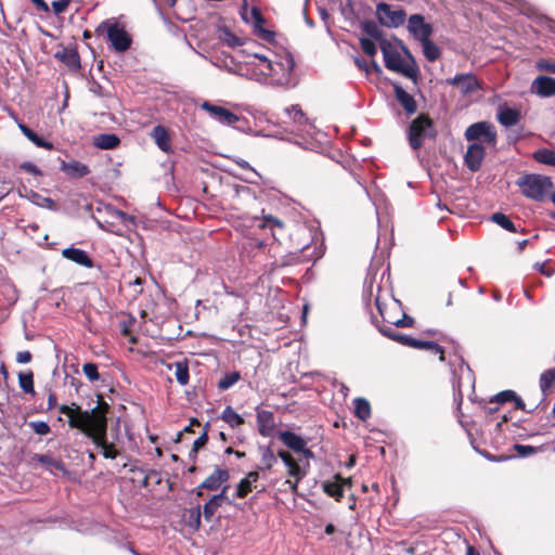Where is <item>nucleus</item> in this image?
Wrapping results in <instances>:
<instances>
[{"label": "nucleus", "mask_w": 555, "mask_h": 555, "mask_svg": "<svg viewBox=\"0 0 555 555\" xmlns=\"http://www.w3.org/2000/svg\"><path fill=\"white\" fill-rule=\"evenodd\" d=\"M109 404L98 395V404L91 411H83L81 406L75 402L70 405L62 404L59 406L61 414L68 417L70 428H76L81 433L88 430L107 429V414Z\"/></svg>", "instance_id": "1"}, {"label": "nucleus", "mask_w": 555, "mask_h": 555, "mask_svg": "<svg viewBox=\"0 0 555 555\" xmlns=\"http://www.w3.org/2000/svg\"><path fill=\"white\" fill-rule=\"evenodd\" d=\"M380 51L387 69L401 74L411 79L414 85H417L420 68L415 59L405 47H403V51L409 57V61H404L396 47L388 40H384L380 43Z\"/></svg>", "instance_id": "2"}, {"label": "nucleus", "mask_w": 555, "mask_h": 555, "mask_svg": "<svg viewBox=\"0 0 555 555\" xmlns=\"http://www.w3.org/2000/svg\"><path fill=\"white\" fill-rule=\"evenodd\" d=\"M437 134L435 122L427 113L420 114L406 128V139L413 151L421 150L426 139L435 140Z\"/></svg>", "instance_id": "3"}, {"label": "nucleus", "mask_w": 555, "mask_h": 555, "mask_svg": "<svg viewBox=\"0 0 555 555\" xmlns=\"http://www.w3.org/2000/svg\"><path fill=\"white\" fill-rule=\"evenodd\" d=\"M517 185L520 188L522 195L527 198L542 202L554 184L551 178L546 176L529 173L521 177L517 181Z\"/></svg>", "instance_id": "4"}, {"label": "nucleus", "mask_w": 555, "mask_h": 555, "mask_svg": "<svg viewBox=\"0 0 555 555\" xmlns=\"http://www.w3.org/2000/svg\"><path fill=\"white\" fill-rule=\"evenodd\" d=\"M96 35L106 34L108 41L117 52L127 51L132 43L130 35L118 23L113 21L102 22L95 29Z\"/></svg>", "instance_id": "5"}, {"label": "nucleus", "mask_w": 555, "mask_h": 555, "mask_svg": "<svg viewBox=\"0 0 555 555\" xmlns=\"http://www.w3.org/2000/svg\"><path fill=\"white\" fill-rule=\"evenodd\" d=\"M539 387L541 390V399L537 402L529 404L528 413H532L540 409L546 410L548 406L547 397L555 390V369H547L543 371L539 377Z\"/></svg>", "instance_id": "6"}, {"label": "nucleus", "mask_w": 555, "mask_h": 555, "mask_svg": "<svg viewBox=\"0 0 555 555\" xmlns=\"http://www.w3.org/2000/svg\"><path fill=\"white\" fill-rule=\"evenodd\" d=\"M467 141H482L483 143L494 145L496 143L495 127L489 121H478L468 126L465 130Z\"/></svg>", "instance_id": "7"}, {"label": "nucleus", "mask_w": 555, "mask_h": 555, "mask_svg": "<svg viewBox=\"0 0 555 555\" xmlns=\"http://www.w3.org/2000/svg\"><path fill=\"white\" fill-rule=\"evenodd\" d=\"M376 16L378 22L388 28H398L406 20V13L403 9L392 11L391 7L384 2L376 5Z\"/></svg>", "instance_id": "8"}, {"label": "nucleus", "mask_w": 555, "mask_h": 555, "mask_svg": "<svg viewBox=\"0 0 555 555\" xmlns=\"http://www.w3.org/2000/svg\"><path fill=\"white\" fill-rule=\"evenodd\" d=\"M82 434L89 438L96 448L101 449V453L105 459L114 460L120 454L115 443L108 442L107 429L88 430Z\"/></svg>", "instance_id": "9"}, {"label": "nucleus", "mask_w": 555, "mask_h": 555, "mask_svg": "<svg viewBox=\"0 0 555 555\" xmlns=\"http://www.w3.org/2000/svg\"><path fill=\"white\" fill-rule=\"evenodd\" d=\"M54 59L73 73H78L81 69L80 55L75 43L69 46H64L63 43L57 44Z\"/></svg>", "instance_id": "10"}, {"label": "nucleus", "mask_w": 555, "mask_h": 555, "mask_svg": "<svg viewBox=\"0 0 555 555\" xmlns=\"http://www.w3.org/2000/svg\"><path fill=\"white\" fill-rule=\"evenodd\" d=\"M408 31L412 37L422 42L429 39L434 34V27L430 23H426L421 14H412L408 20Z\"/></svg>", "instance_id": "11"}, {"label": "nucleus", "mask_w": 555, "mask_h": 555, "mask_svg": "<svg viewBox=\"0 0 555 555\" xmlns=\"http://www.w3.org/2000/svg\"><path fill=\"white\" fill-rule=\"evenodd\" d=\"M230 479L228 469L216 467L215 470L196 488V495H203V489L215 491Z\"/></svg>", "instance_id": "12"}, {"label": "nucleus", "mask_w": 555, "mask_h": 555, "mask_svg": "<svg viewBox=\"0 0 555 555\" xmlns=\"http://www.w3.org/2000/svg\"><path fill=\"white\" fill-rule=\"evenodd\" d=\"M447 83L457 87L464 95L480 89L479 80L472 73L455 75L453 78L447 79Z\"/></svg>", "instance_id": "13"}, {"label": "nucleus", "mask_w": 555, "mask_h": 555, "mask_svg": "<svg viewBox=\"0 0 555 555\" xmlns=\"http://www.w3.org/2000/svg\"><path fill=\"white\" fill-rule=\"evenodd\" d=\"M485 156L486 150L482 144L473 143L468 145L464 156L466 167L473 172L478 171L481 168Z\"/></svg>", "instance_id": "14"}, {"label": "nucleus", "mask_w": 555, "mask_h": 555, "mask_svg": "<svg viewBox=\"0 0 555 555\" xmlns=\"http://www.w3.org/2000/svg\"><path fill=\"white\" fill-rule=\"evenodd\" d=\"M201 108L208 112L214 118L219 120L220 122L224 125H234L238 121V116L229 111L225 107L214 105L208 101H204L201 104Z\"/></svg>", "instance_id": "15"}, {"label": "nucleus", "mask_w": 555, "mask_h": 555, "mask_svg": "<svg viewBox=\"0 0 555 555\" xmlns=\"http://www.w3.org/2000/svg\"><path fill=\"white\" fill-rule=\"evenodd\" d=\"M376 308L383 319V323L380 325H392L397 327H412L415 323L414 319L406 313H402L401 318H390L387 312L384 310L379 297L375 298Z\"/></svg>", "instance_id": "16"}, {"label": "nucleus", "mask_w": 555, "mask_h": 555, "mask_svg": "<svg viewBox=\"0 0 555 555\" xmlns=\"http://www.w3.org/2000/svg\"><path fill=\"white\" fill-rule=\"evenodd\" d=\"M256 422L258 431L262 437L273 435L276 427L273 412L269 410H257Z\"/></svg>", "instance_id": "17"}, {"label": "nucleus", "mask_w": 555, "mask_h": 555, "mask_svg": "<svg viewBox=\"0 0 555 555\" xmlns=\"http://www.w3.org/2000/svg\"><path fill=\"white\" fill-rule=\"evenodd\" d=\"M250 14L254 20L255 33L258 35V37L264 41L273 42L275 33L263 27L266 24V18L263 17L261 11L256 7H253Z\"/></svg>", "instance_id": "18"}, {"label": "nucleus", "mask_w": 555, "mask_h": 555, "mask_svg": "<svg viewBox=\"0 0 555 555\" xmlns=\"http://www.w3.org/2000/svg\"><path fill=\"white\" fill-rule=\"evenodd\" d=\"M395 98L408 116L417 112V103L413 95L406 92L400 85L393 83Z\"/></svg>", "instance_id": "19"}, {"label": "nucleus", "mask_w": 555, "mask_h": 555, "mask_svg": "<svg viewBox=\"0 0 555 555\" xmlns=\"http://www.w3.org/2000/svg\"><path fill=\"white\" fill-rule=\"evenodd\" d=\"M532 91L543 98L555 95V78L550 76L537 77L532 82Z\"/></svg>", "instance_id": "20"}, {"label": "nucleus", "mask_w": 555, "mask_h": 555, "mask_svg": "<svg viewBox=\"0 0 555 555\" xmlns=\"http://www.w3.org/2000/svg\"><path fill=\"white\" fill-rule=\"evenodd\" d=\"M62 256L85 268L90 269L94 267L93 260L83 249L68 247L62 250Z\"/></svg>", "instance_id": "21"}, {"label": "nucleus", "mask_w": 555, "mask_h": 555, "mask_svg": "<svg viewBox=\"0 0 555 555\" xmlns=\"http://www.w3.org/2000/svg\"><path fill=\"white\" fill-rule=\"evenodd\" d=\"M506 402H514L516 410H522L528 413L529 406L516 395L514 390H503L490 400V404H503Z\"/></svg>", "instance_id": "22"}, {"label": "nucleus", "mask_w": 555, "mask_h": 555, "mask_svg": "<svg viewBox=\"0 0 555 555\" xmlns=\"http://www.w3.org/2000/svg\"><path fill=\"white\" fill-rule=\"evenodd\" d=\"M255 220H259L258 228L262 230H270L274 240H278V233L283 232L285 229V223L272 215L255 217Z\"/></svg>", "instance_id": "23"}, {"label": "nucleus", "mask_w": 555, "mask_h": 555, "mask_svg": "<svg viewBox=\"0 0 555 555\" xmlns=\"http://www.w3.org/2000/svg\"><path fill=\"white\" fill-rule=\"evenodd\" d=\"M61 170L72 179H80L90 173V168L86 164L78 160L69 163L62 162Z\"/></svg>", "instance_id": "24"}, {"label": "nucleus", "mask_w": 555, "mask_h": 555, "mask_svg": "<svg viewBox=\"0 0 555 555\" xmlns=\"http://www.w3.org/2000/svg\"><path fill=\"white\" fill-rule=\"evenodd\" d=\"M498 121L504 127H513L521 119V113L517 108L501 106L496 115Z\"/></svg>", "instance_id": "25"}, {"label": "nucleus", "mask_w": 555, "mask_h": 555, "mask_svg": "<svg viewBox=\"0 0 555 555\" xmlns=\"http://www.w3.org/2000/svg\"><path fill=\"white\" fill-rule=\"evenodd\" d=\"M151 137L163 152H171V137L166 127L157 125L153 128Z\"/></svg>", "instance_id": "26"}, {"label": "nucleus", "mask_w": 555, "mask_h": 555, "mask_svg": "<svg viewBox=\"0 0 555 555\" xmlns=\"http://www.w3.org/2000/svg\"><path fill=\"white\" fill-rule=\"evenodd\" d=\"M279 438L287 448L295 452L304 450V446H307V441L304 438L289 430L281 431Z\"/></svg>", "instance_id": "27"}, {"label": "nucleus", "mask_w": 555, "mask_h": 555, "mask_svg": "<svg viewBox=\"0 0 555 555\" xmlns=\"http://www.w3.org/2000/svg\"><path fill=\"white\" fill-rule=\"evenodd\" d=\"M93 144L101 150H113L119 146L120 139L115 133H101L93 138Z\"/></svg>", "instance_id": "28"}, {"label": "nucleus", "mask_w": 555, "mask_h": 555, "mask_svg": "<svg viewBox=\"0 0 555 555\" xmlns=\"http://www.w3.org/2000/svg\"><path fill=\"white\" fill-rule=\"evenodd\" d=\"M18 128L22 131V133L36 146L46 149L48 151H51L54 149L53 143L46 141L44 139L40 138L35 131H33L28 126H26L23 122H18Z\"/></svg>", "instance_id": "29"}, {"label": "nucleus", "mask_w": 555, "mask_h": 555, "mask_svg": "<svg viewBox=\"0 0 555 555\" xmlns=\"http://www.w3.org/2000/svg\"><path fill=\"white\" fill-rule=\"evenodd\" d=\"M378 327V331L386 337L390 338L391 340L393 341H397L403 346H408L411 348L412 346V341H413V337H410L408 335H404V334H400L398 333L396 330H393L391 326L389 325H377Z\"/></svg>", "instance_id": "30"}, {"label": "nucleus", "mask_w": 555, "mask_h": 555, "mask_svg": "<svg viewBox=\"0 0 555 555\" xmlns=\"http://www.w3.org/2000/svg\"><path fill=\"white\" fill-rule=\"evenodd\" d=\"M183 518L184 522L189 528L193 529L194 531L198 530L202 524L201 506L197 505L196 507L185 511V513L183 514Z\"/></svg>", "instance_id": "31"}, {"label": "nucleus", "mask_w": 555, "mask_h": 555, "mask_svg": "<svg viewBox=\"0 0 555 555\" xmlns=\"http://www.w3.org/2000/svg\"><path fill=\"white\" fill-rule=\"evenodd\" d=\"M322 489L328 496L335 499L337 502H339L344 496L341 483H339L335 478L333 480L324 481L322 483Z\"/></svg>", "instance_id": "32"}, {"label": "nucleus", "mask_w": 555, "mask_h": 555, "mask_svg": "<svg viewBox=\"0 0 555 555\" xmlns=\"http://www.w3.org/2000/svg\"><path fill=\"white\" fill-rule=\"evenodd\" d=\"M362 30L370 37L372 40L378 41L380 44L384 40H387L384 37V31L378 27V25L374 21H364L362 23Z\"/></svg>", "instance_id": "33"}, {"label": "nucleus", "mask_w": 555, "mask_h": 555, "mask_svg": "<svg viewBox=\"0 0 555 555\" xmlns=\"http://www.w3.org/2000/svg\"><path fill=\"white\" fill-rule=\"evenodd\" d=\"M362 30L370 37L372 40L378 41L380 44L384 40H387L384 37V31L378 27V25L374 21H364L362 23Z\"/></svg>", "instance_id": "34"}, {"label": "nucleus", "mask_w": 555, "mask_h": 555, "mask_svg": "<svg viewBox=\"0 0 555 555\" xmlns=\"http://www.w3.org/2000/svg\"><path fill=\"white\" fill-rule=\"evenodd\" d=\"M168 367L170 370L172 367H175L176 379L181 386H185L189 384L190 373H189V365L185 361L184 362L179 361L173 364H169Z\"/></svg>", "instance_id": "35"}, {"label": "nucleus", "mask_w": 555, "mask_h": 555, "mask_svg": "<svg viewBox=\"0 0 555 555\" xmlns=\"http://www.w3.org/2000/svg\"><path fill=\"white\" fill-rule=\"evenodd\" d=\"M220 418L231 428H236L245 423L244 418L230 405L222 411Z\"/></svg>", "instance_id": "36"}, {"label": "nucleus", "mask_w": 555, "mask_h": 555, "mask_svg": "<svg viewBox=\"0 0 555 555\" xmlns=\"http://www.w3.org/2000/svg\"><path fill=\"white\" fill-rule=\"evenodd\" d=\"M423 47V53L427 61L436 62L441 56L440 48L429 38L421 42Z\"/></svg>", "instance_id": "37"}, {"label": "nucleus", "mask_w": 555, "mask_h": 555, "mask_svg": "<svg viewBox=\"0 0 555 555\" xmlns=\"http://www.w3.org/2000/svg\"><path fill=\"white\" fill-rule=\"evenodd\" d=\"M354 415L361 420L366 421L371 417V404L364 398H356L353 400Z\"/></svg>", "instance_id": "38"}, {"label": "nucleus", "mask_w": 555, "mask_h": 555, "mask_svg": "<svg viewBox=\"0 0 555 555\" xmlns=\"http://www.w3.org/2000/svg\"><path fill=\"white\" fill-rule=\"evenodd\" d=\"M285 113L294 121V124L297 125L298 127L305 126L308 121L306 114L302 112L301 107L297 104L286 107Z\"/></svg>", "instance_id": "39"}, {"label": "nucleus", "mask_w": 555, "mask_h": 555, "mask_svg": "<svg viewBox=\"0 0 555 555\" xmlns=\"http://www.w3.org/2000/svg\"><path fill=\"white\" fill-rule=\"evenodd\" d=\"M18 384L21 389L25 393H29L34 396L36 393L35 387H34V373L31 371H28L26 373H20L18 374Z\"/></svg>", "instance_id": "40"}, {"label": "nucleus", "mask_w": 555, "mask_h": 555, "mask_svg": "<svg viewBox=\"0 0 555 555\" xmlns=\"http://www.w3.org/2000/svg\"><path fill=\"white\" fill-rule=\"evenodd\" d=\"M491 220L508 232L515 233L518 231L516 225L514 224V222L506 215H504L502 212L493 214L491 216Z\"/></svg>", "instance_id": "41"}, {"label": "nucleus", "mask_w": 555, "mask_h": 555, "mask_svg": "<svg viewBox=\"0 0 555 555\" xmlns=\"http://www.w3.org/2000/svg\"><path fill=\"white\" fill-rule=\"evenodd\" d=\"M34 460L38 461L39 463L46 466H51L59 470L66 472L65 464L62 461L56 460L49 454H35Z\"/></svg>", "instance_id": "42"}, {"label": "nucleus", "mask_w": 555, "mask_h": 555, "mask_svg": "<svg viewBox=\"0 0 555 555\" xmlns=\"http://www.w3.org/2000/svg\"><path fill=\"white\" fill-rule=\"evenodd\" d=\"M533 158L545 165L555 167V152L548 149H540L533 153Z\"/></svg>", "instance_id": "43"}, {"label": "nucleus", "mask_w": 555, "mask_h": 555, "mask_svg": "<svg viewBox=\"0 0 555 555\" xmlns=\"http://www.w3.org/2000/svg\"><path fill=\"white\" fill-rule=\"evenodd\" d=\"M220 40L231 48L240 47L244 42L235 34H233L228 27H223L220 30Z\"/></svg>", "instance_id": "44"}, {"label": "nucleus", "mask_w": 555, "mask_h": 555, "mask_svg": "<svg viewBox=\"0 0 555 555\" xmlns=\"http://www.w3.org/2000/svg\"><path fill=\"white\" fill-rule=\"evenodd\" d=\"M241 373L237 371L227 373L223 377L219 379L218 389L223 391L231 388L241 379Z\"/></svg>", "instance_id": "45"}, {"label": "nucleus", "mask_w": 555, "mask_h": 555, "mask_svg": "<svg viewBox=\"0 0 555 555\" xmlns=\"http://www.w3.org/2000/svg\"><path fill=\"white\" fill-rule=\"evenodd\" d=\"M285 466L287 467V474L289 477H297V480H302L306 476L305 469L300 467L294 457L287 464H285Z\"/></svg>", "instance_id": "46"}, {"label": "nucleus", "mask_w": 555, "mask_h": 555, "mask_svg": "<svg viewBox=\"0 0 555 555\" xmlns=\"http://www.w3.org/2000/svg\"><path fill=\"white\" fill-rule=\"evenodd\" d=\"M217 499L218 496H211L203 506V515L207 521L211 520L216 511L220 507L219 503H217Z\"/></svg>", "instance_id": "47"}, {"label": "nucleus", "mask_w": 555, "mask_h": 555, "mask_svg": "<svg viewBox=\"0 0 555 555\" xmlns=\"http://www.w3.org/2000/svg\"><path fill=\"white\" fill-rule=\"evenodd\" d=\"M253 491V483L245 477L236 487V496L240 499L246 498Z\"/></svg>", "instance_id": "48"}, {"label": "nucleus", "mask_w": 555, "mask_h": 555, "mask_svg": "<svg viewBox=\"0 0 555 555\" xmlns=\"http://www.w3.org/2000/svg\"><path fill=\"white\" fill-rule=\"evenodd\" d=\"M208 428H209V423H207L204 426L203 434L193 442V448H192L191 453H193L194 455H196V453L198 452L199 449H202L203 447L206 446V443L208 441Z\"/></svg>", "instance_id": "49"}, {"label": "nucleus", "mask_w": 555, "mask_h": 555, "mask_svg": "<svg viewBox=\"0 0 555 555\" xmlns=\"http://www.w3.org/2000/svg\"><path fill=\"white\" fill-rule=\"evenodd\" d=\"M261 461L263 466L259 467V469H271L276 462L275 455L271 448H267L261 456Z\"/></svg>", "instance_id": "50"}, {"label": "nucleus", "mask_w": 555, "mask_h": 555, "mask_svg": "<svg viewBox=\"0 0 555 555\" xmlns=\"http://www.w3.org/2000/svg\"><path fill=\"white\" fill-rule=\"evenodd\" d=\"M82 372L91 382H95L100 378L98 365L94 363L89 362L83 364Z\"/></svg>", "instance_id": "51"}, {"label": "nucleus", "mask_w": 555, "mask_h": 555, "mask_svg": "<svg viewBox=\"0 0 555 555\" xmlns=\"http://www.w3.org/2000/svg\"><path fill=\"white\" fill-rule=\"evenodd\" d=\"M360 46L362 51L371 57H374L377 52L375 43L370 38H361Z\"/></svg>", "instance_id": "52"}, {"label": "nucleus", "mask_w": 555, "mask_h": 555, "mask_svg": "<svg viewBox=\"0 0 555 555\" xmlns=\"http://www.w3.org/2000/svg\"><path fill=\"white\" fill-rule=\"evenodd\" d=\"M28 426L40 436H46L51 431L49 424L43 421L30 422Z\"/></svg>", "instance_id": "53"}, {"label": "nucleus", "mask_w": 555, "mask_h": 555, "mask_svg": "<svg viewBox=\"0 0 555 555\" xmlns=\"http://www.w3.org/2000/svg\"><path fill=\"white\" fill-rule=\"evenodd\" d=\"M411 348L421 349V350H426V349L438 350L435 341L421 340V339H416V338H413Z\"/></svg>", "instance_id": "54"}, {"label": "nucleus", "mask_w": 555, "mask_h": 555, "mask_svg": "<svg viewBox=\"0 0 555 555\" xmlns=\"http://www.w3.org/2000/svg\"><path fill=\"white\" fill-rule=\"evenodd\" d=\"M72 0H56L51 3L53 12L59 15L64 13Z\"/></svg>", "instance_id": "55"}, {"label": "nucleus", "mask_w": 555, "mask_h": 555, "mask_svg": "<svg viewBox=\"0 0 555 555\" xmlns=\"http://www.w3.org/2000/svg\"><path fill=\"white\" fill-rule=\"evenodd\" d=\"M135 322L134 318L130 317L127 320H124L119 323L120 326V333L122 336L127 337L131 333V326Z\"/></svg>", "instance_id": "56"}, {"label": "nucleus", "mask_w": 555, "mask_h": 555, "mask_svg": "<svg viewBox=\"0 0 555 555\" xmlns=\"http://www.w3.org/2000/svg\"><path fill=\"white\" fill-rule=\"evenodd\" d=\"M537 68L539 70H544V72H548V73H553L555 74V63L553 62H550L547 60H540L537 62Z\"/></svg>", "instance_id": "57"}, {"label": "nucleus", "mask_w": 555, "mask_h": 555, "mask_svg": "<svg viewBox=\"0 0 555 555\" xmlns=\"http://www.w3.org/2000/svg\"><path fill=\"white\" fill-rule=\"evenodd\" d=\"M21 169L28 172V173H31V175H36V176H42V171L33 163L30 162H25L23 164H21Z\"/></svg>", "instance_id": "58"}, {"label": "nucleus", "mask_w": 555, "mask_h": 555, "mask_svg": "<svg viewBox=\"0 0 555 555\" xmlns=\"http://www.w3.org/2000/svg\"><path fill=\"white\" fill-rule=\"evenodd\" d=\"M514 449L520 456H528L535 452V449L531 446L515 444Z\"/></svg>", "instance_id": "59"}, {"label": "nucleus", "mask_w": 555, "mask_h": 555, "mask_svg": "<svg viewBox=\"0 0 555 555\" xmlns=\"http://www.w3.org/2000/svg\"><path fill=\"white\" fill-rule=\"evenodd\" d=\"M243 196H247V197L255 199L254 193L251 192V190L248 186L236 188L235 197L238 199Z\"/></svg>", "instance_id": "60"}, {"label": "nucleus", "mask_w": 555, "mask_h": 555, "mask_svg": "<svg viewBox=\"0 0 555 555\" xmlns=\"http://www.w3.org/2000/svg\"><path fill=\"white\" fill-rule=\"evenodd\" d=\"M33 359V354L28 351V350H25V351H20L16 353V361L18 363H28L30 362Z\"/></svg>", "instance_id": "61"}, {"label": "nucleus", "mask_w": 555, "mask_h": 555, "mask_svg": "<svg viewBox=\"0 0 555 555\" xmlns=\"http://www.w3.org/2000/svg\"><path fill=\"white\" fill-rule=\"evenodd\" d=\"M538 266V270L541 274L545 275V276H552L555 272V270L547 263V262H543L541 264H537Z\"/></svg>", "instance_id": "62"}, {"label": "nucleus", "mask_w": 555, "mask_h": 555, "mask_svg": "<svg viewBox=\"0 0 555 555\" xmlns=\"http://www.w3.org/2000/svg\"><path fill=\"white\" fill-rule=\"evenodd\" d=\"M31 2L35 4L36 9L40 12L48 13L49 12V5L44 0H31Z\"/></svg>", "instance_id": "63"}, {"label": "nucleus", "mask_w": 555, "mask_h": 555, "mask_svg": "<svg viewBox=\"0 0 555 555\" xmlns=\"http://www.w3.org/2000/svg\"><path fill=\"white\" fill-rule=\"evenodd\" d=\"M56 405H57L56 395L53 391H50L49 396H48V408H47V411H50V410L54 409Z\"/></svg>", "instance_id": "64"}]
</instances>
